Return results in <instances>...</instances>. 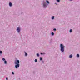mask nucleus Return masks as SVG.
Masks as SVG:
<instances>
[{"instance_id":"obj_18","label":"nucleus","mask_w":80,"mask_h":80,"mask_svg":"<svg viewBox=\"0 0 80 80\" xmlns=\"http://www.w3.org/2000/svg\"><path fill=\"white\" fill-rule=\"evenodd\" d=\"M56 29H54L53 30H54V31H56Z\"/></svg>"},{"instance_id":"obj_5","label":"nucleus","mask_w":80,"mask_h":80,"mask_svg":"<svg viewBox=\"0 0 80 80\" xmlns=\"http://www.w3.org/2000/svg\"><path fill=\"white\" fill-rule=\"evenodd\" d=\"M9 6L10 7H12V3L11 2L9 3Z\"/></svg>"},{"instance_id":"obj_15","label":"nucleus","mask_w":80,"mask_h":80,"mask_svg":"<svg viewBox=\"0 0 80 80\" xmlns=\"http://www.w3.org/2000/svg\"><path fill=\"white\" fill-rule=\"evenodd\" d=\"M40 60H42V58H40Z\"/></svg>"},{"instance_id":"obj_13","label":"nucleus","mask_w":80,"mask_h":80,"mask_svg":"<svg viewBox=\"0 0 80 80\" xmlns=\"http://www.w3.org/2000/svg\"><path fill=\"white\" fill-rule=\"evenodd\" d=\"M0 53H1V54L2 53V51H0Z\"/></svg>"},{"instance_id":"obj_20","label":"nucleus","mask_w":80,"mask_h":80,"mask_svg":"<svg viewBox=\"0 0 80 80\" xmlns=\"http://www.w3.org/2000/svg\"><path fill=\"white\" fill-rule=\"evenodd\" d=\"M46 2L48 3H49V2H48V1H46Z\"/></svg>"},{"instance_id":"obj_7","label":"nucleus","mask_w":80,"mask_h":80,"mask_svg":"<svg viewBox=\"0 0 80 80\" xmlns=\"http://www.w3.org/2000/svg\"><path fill=\"white\" fill-rule=\"evenodd\" d=\"M72 29H71L70 31V33H72Z\"/></svg>"},{"instance_id":"obj_1","label":"nucleus","mask_w":80,"mask_h":80,"mask_svg":"<svg viewBox=\"0 0 80 80\" xmlns=\"http://www.w3.org/2000/svg\"><path fill=\"white\" fill-rule=\"evenodd\" d=\"M19 63H20V61L19 60H16L15 64H16V65H15V67L16 68H17L18 67H20Z\"/></svg>"},{"instance_id":"obj_12","label":"nucleus","mask_w":80,"mask_h":80,"mask_svg":"<svg viewBox=\"0 0 80 80\" xmlns=\"http://www.w3.org/2000/svg\"><path fill=\"white\" fill-rule=\"evenodd\" d=\"M37 55L38 57H39V54H37Z\"/></svg>"},{"instance_id":"obj_2","label":"nucleus","mask_w":80,"mask_h":80,"mask_svg":"<svg viewBox=\"0 0 80 80\" xmlns=\"http://www.w3.org/2000/svg\"><path fill=\"white\" fill-rule=\"evenodd\" d=\"M60 47L61 48V50L62 52H64V46L63 45V44H61L60 45Z\"/></svg>"},{"instance_id":"obj_8","label":"nucleus","mask_w":80,"mask_h":80,"mask_svg":"<svg viewBox=\"0 0 80 80\" xmlns=\"http://www.w3.org/2000/svg\"><path fill=\"white\" fill-rule=\"evenodd\" d=\"M25 56H27V55H28L27 53V52H25Z\"/></svg>"},{"instance_id":"obj_21","label":"nucleus","mask_w":80,"mask_h":80,"mask_svg":"<svg viewBox=\"0 0 80 80\" xmlns=\"http://www.w3.org/2000/svg\"><path fill=\"white\" fill-rule=\"evenodd\" d=\"M6 80H8V78H6Z\"/></svg>"},{"instance_id":"obj_11","label":"nucleus","mask_w":80,"mask_h":80,"mask_svg":"<svg viewBox=\"0 0 80 80\" xmlns=\"http://www.w3.org/2000/svg\"><path fill=\"white\" fill-rule=\"evenodd\" d=\"M4 63L5 64H7V61H4Z\"/></svg>"},{"instance_id":"obj_17","label":"nucleus","mask_w":80,"mask_h":80,"mask_svg":"<svg viewBox=\"0 0 80 80\" xmlns=\"http://www.w3.org/2000/svg\"><path fill=\"white\" fill-rule=\"evenodd\" d=\"M35 62H37V59H35Z\"/></svg>"},{"instance_id":"obj_3","label":"nucleus","mask_w":80,"mask_h":80,"mask_svg":"<svg viewBox=\"0 0 80 80\" xmlns=\"http://www.w3.org/2000/svg\"><path fill=\"white\" fill-rule=\"evenodd\" d=\"M17 31L18 32V33H20V28L19 27L18 28Z\"/></svg>"},{"instance_id":"obj_23","label":"nucleus","mask_w":80,"mask_h":80,"mask_svg":"<svg viewBox=\"0 0 80 80\" xmlns=\"http://www.w3.org/2000/svg\"><path fill=\"white\" fill-rule=\"evenodd\" d=\"M41 55H42L43 54L42 53H41Z\"/></svg>"},{"instance_id":"obj_16","label":"nucleus","mask_w":80,"mask_h":80,"mask_svg":"<svg viewBox=\"0 0 80 80\" xmlns=\"http://www.w3.org/2000/svg\"><path fill=\"white\" fill-rule=\"evenodd\" d=\"M52 35H54V33L53 32H52Z\"/></svg>"},{"instance_id":"obj_4","label":"nucleus","mask_w":80,"mask_h":80,"mask_svg":"<svg viewBox=\"0 0 80 80\" xmlns=\"http://www.w3.org/2000/svg\"><path fill=\"white\" fill-rule=\"evenodd\" d=\"M43 7H47V6H46V3H43Z\"/></svg>"},{"instance_id":"obj_14","label":"nucleus","mask_w":80,"mask_h":80,"mask_svg":"<svg viewBox=\"0 0 80 80\" xmlns=\"http://www.w3.org/2000/svg\"><path fill=\"white\" fill-rule=\"evenodd\" d=\"M57 2H60V0H57Z\"/></svg>"},{"instance_id":"obj_10","label":"nucleus","mask_w":80,"mask_h":80,"mask_svg":"<svg viewBox=\"0 0 80 80\" xmlns=\"http://www.w3.org/2000/svg\"><path fill=\"white\" fill-rule=\"evenodd\" d=\"M54 18H55L54 16H53L52 17V20H53V19H54Z\"/></svg>"},{"instance_id":"obj_22","label":"nucleus","mask_w":80,"mask_h":80,"mask_svg":"<svg viewBox=\"0 0 80 80\" xmlns=\"http://www.w3.org/2000/svg\"><path fill=\"white\" fill-rule=\"evenodd\" d=\"M12 74L14 75V72H12Z\"/></svg>"},{"instance_id":"obj_9","label":"nucleus","mask_w":80,"mask_h":80,"mask_svg":"<svg viewBox=\"0 0 80 80\" xmlns=\"http://www.w3.org/2000/svg\"><path fill=\"white\" fill-rule=\"evenodd\" d=\"M79 54H78L77 55V57H79Z\"/></svg>"},{"instance_id":"obj_19","label":"nucleus","mask_w":80,"mask_h":80,"mask_svg":"<svg viewBox=\"0 0 80 80\" xmlns=\"http://www.w3.org/2000/svg\"><path fill=\"white\" fill-rule=\"evenodd\" d=\"M2 60H3L4 61H5V58H3Z\"/></svg>"},{"instance_id":"obj_6","label":"nucleus","mask_w":80,"mask_h":80,"mask_svg":"<svg viewBox=\"0 0 80 80\" xmlns=\"http://www.w3.org/2000/svg\"><path fill=\"white\" fill-rule=\"evenodd\" d=\"M72 57H73V56H72V54H71L69 56V58H72Z\"/></svg>"}]
</instances>
